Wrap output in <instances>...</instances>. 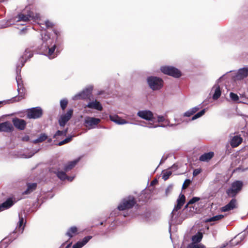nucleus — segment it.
Here are the masks:
<instances>
[{"label":"nucleus","mask_w":248,"mask_h":248,"mask_svg":"<svg viewBox=\"0 0 248 248\" xmlns=\"http://www.w3.org/2000/svg\"><path fill=\"white\" fill-rule=\"evenodd\" d=\"M41 35L43 44L40 50L42 51V53L50 59L55 58L57 55L55 52L56 45H54L51 46L52 40L47 32H45L44 34L42 33Z\"/></svg>","instance_id":"obj_1"},{"label":"nucleus","mask_w":248,"mask_h":248,"mask_svg":"<svg viewBox=\"0 0 248 248\" xmlns=\"http://www.w3.org/2000/svg\"><path fill=\"white\" fill-rule=\"evenodd\" d=\"M185 202V196L183 194H180L177 200V204L174 206L171 213V221L172 224H180L183 220L180 216L181 212L179 211Z\"/></svg>","instance_id":"obj_2"},{"label":"nucleus","mask_w":248,"mask_h":248,"mask_svg":"<svg viewBox=\"0 0 248 248\" xmlns=\"http://www.w3.org/2000/svg\"><path fill=\"white\" fill-rule=\"evenodd\" d=\"M147 81L149 87L154 91L159 90L163 86V81L159 77L150 76L147 78Z\"/></svg>","instance_id":"obj_3"},{"label":"nucleus","mask_w":248,"mask_h":248,"mask_svg":"<svg viewBox=\"0 0 248 248\" xmlns=\"http://www.w3.org/2000/svg\"><path fill=\"white\" fill-rule=\"evenodd\" d=\"M136 203V201L134 197L129 196L124 198L118 206V209L120 211H123L133 207Z\"/></svg>","instance_id":"obj_4"},{"label":"nucleus","mask_w":248,"mask_h":248,"mask_svg":"<svg viewBox=\"0 0 248 248\" xmlns=\"http://www.w3.org/2000/svg\"><path fill=\"white\" fill-rule=\"evenodd\" d=\"M243 186V182L241 181H236L232 183L231 187L227 191L228 195L230 197H235L239 193Z\"/></svg>","instance_id":"obj_5"},{"label":"nucleus","mask_w":248,"mask_h":248,"mask_svg":"<svg viewBox=\"0 0 248 248\" xmlns=\"http://www.w3.org/2000/svg\"><path fill=\"white\" fill-rule=\"evenodd\" d=\"M40 17L39 15L37 14H34L32 12H29L27 14L21 13L19 14L16 17L17 18V22L24 21L27 22L31 20L35 21Z\"/></svg>","instance_id":"obj_6"},{"label":"nucleus","mask_w":248,"mask_h":248,"mask_svg":"<svg viewBox=\"0 0 248 248\" xmlns=\"http://www.w3.org/2000/svg\"><path fill=\"white\" fill-rule=\"evenodd\" d=\"M160 70L164 74L172 76L175 78H178L181 76V73L180 71L173 66H162Z\"/></svg>","instance_id":"obj_7"},{"label":"nucleus","mask_w":248,"mask_h":248,"mask_svg":"<svg viewBox=\"0 0 248 248\" xmlns=\"http://www.w3.org/2000/svg\"><path fill=\"white\" fill-rule=\"evenodd\" d=\"M93 89V87L89 86L84 89L82 92L75 95L72 99L74 100L78 99H85L90 97Z\"/></svg>","instance_id":"obj_8"},{"label":"nucleus","mask_w":248,"mask_h":248,"mask_svg":"<svg viewBox=\"0 0 248 248\" xmlns=\"http://www.w3.org/2000/svg\"><path fill=\"white\" fill-rule=\"evenodd\" d=\"M43 111L40 107L32 108L29 109L27 112V117L29 119H36L40 118Z\"/></svg>","instance_id":"obj_9"},{"label":"nucleus","mask_w":248,"mask_h":248,"mask_svg":"<svg viewBox=\"0 0 248 248\" xmlns=\"http://www.w3.org/2000/svg\"><path fill=\"white\" fill-rule=\"evenodd\" d=\"M100 122V119L91 117H86L84 119V125L89 129L94 128Z\"/></svg>","instance_id":"obj_10"},{"label":"nucleus","mask_w":248,"mask_h":248,"mask_svg":"<svg viewBox=\"0 0 248 248\" xmlns=\"http://www.w3.org/2000/svg\"><path fill=\"white\" fill-rule=\"evenodd\" d=\"M72 109H69L67 112L62 115L59 120V123L61 126H64L66 123L70 119L73 114Z\"/></svg>","instance_id":"obj_11"},{"label":"nucleus","mask_w":248,"mask_h":248,"mask_svg":"<svg viewBox=\"0 0 248 248\" xmlns=\"http://www.w3.org/2000/svg\"><path fill=\"white\" fill-rule=\"evenodd\" d=\"M22 67H21V65L20 64H17L16 65V74L17 76L16 77V81L17 84V91L19 93H20V91L23 90V83L22 81L21 80V77L20 76V72H21V69Z\"/></svg>","instance_id":"obj_12"},{"label":"nucleus","mask_w":248,"mask_h":248,"mask_svg":"<svg viewBox=\"0 0 248 248\" xmlns=\"http://www.w3.org/2000/svg\"><path fill=\"white\" fill-rule=\"evenodd\" d=\"M137 115L141 119L147 121H152L154 118L153 112L149 110H140Z\"/></svg>","instance_id":"obj_13"},{"label":"nucleus","mask_w":248,"mask_h":248,"mask_svg":"<svg viewBox=\"0 0 248 248\" xmlns=\"http://www.w3.org/2000/svg\"><path fill=\"white\" fill-rule=\"evenodd\" d=\"M12 122L14 125L17 129L20 130H23L25 128L27 125V123L24 120L18 118L13 119Z\"/></svg>","instance_id":"obj_14"},{"label":"nucleus","mask_w":248,"mask_h":248,"mask_svg":"<svg viewBox=\"0 0 248 248\" xmlns=\"http://www.w3.org/2000/svg\"><path fill=\"white\" fill-rule=\"evenodd\" d=\"M32 56V52L29 49H26L24 55L20 58L18 64H20L21 67H22L24 65L27 60L31 58Z\"/></svg>","instance_id":"obj_15"},{"label":"nucleus","mask_w":248,"mask_h":248,"mask_svg":"<svg viewBox=\"0 0 248 248\" xmlns=\"http://www.w3.org/2000/svg\"><path fill=\"white\" fill-rule=\"evenodd\" d=\"M14 127L9 121L0 123V132L10 133L13 131Z\"/></svg>","instance_id":"obj_16"},{"label":"nucleus","mask_w":248,"mask_h":248,"mask_svg":"<svg viewBox=\"0 0 248 248\" xmlns=\"http://www.w3.org/2000/svg\"><path fill=\"white\" fill-rule=\"evenodd\" d=\"M248 77V68L244 67L239 69L235 77L236 80H242Z\"/></svg>","instance_id":"obj_17"},{"label":"nucleus","mask_w":248,"mask_h":248,"mask_svg":"<svg viewBox=\"0 0 248 248\" xmlns=\"http://www.w3.org/2000/svg\"><path fill=\"white\" fill-rule=\"evenodd\" d=\"M237 207V201L235 199H232L226 205L221 208L222 212H228Z\"/></svg>","instance_id":"obj_18"},{"label":"nucleus","mask_w":248,"mask_h":248,"mask_svg":"<svg viewBox=\"0 0 248 248\" xmlns=\"http://www.w3.org/2000/svg\"><path fill=\"white\" fill-rule=\"evenodd\" d=\"M86 107L90 108H93L99 111L102 110L103 109V107L100 102L96 100L88 103Z\"/></svg>","instance_id":"obj_19"},{"label":"nucleus","mask_w":248,"mask_h":248,"mask_svg":"<svg viewBox=\"0 0 248 248\" xmlns=\"http://www.w3.org/2000/svg\"><path fill=\"white\" fill-rule=\"evenodd\" d=\"M242 140V138L240 136H234L231 139L230 144L232 147H236L241 143Z\"/></svg>","instance_id":"obj_20"},{"label":"nucleus","mask_w":248,"mask_h":248,"mask_svg":"<svg viewBox=\"0 0 248 248\" xmlns=\"http://www.w3.org/2000/svg\"><path fill=\"white\" fill-rule=\"evenodd\" d=\"M19 220L16 228V232L14 231L13 232H23L25 227L24 219L23 217L20 216V214H19Z\"/></svg>","instance_id":"obj_21"},{"label":"nucleus","mask_w":248,"mask_h":248,"mask_svg":"<svg viewBox=\"0 0 248 248\" xmlns=\"http://www.w3.org/2000/svg\"><path fill=\"white\" fill-rule=\"evenodd\" d=\"M92 238L91 236H87L84 237L82 240L78 241L73 246L72 248H81Z\"/></svg>","instance_id":"obj_22"},{"label":"nucleus","mask_w":248,"mask_h":248,"mask_svg":"<svg viewBox=\"0 0 248 248\" xmlns=\"http://www.w3.org/2000/svg\"><path fill=\"white\" fill-rule=\"evenodd\" d=\"M49 170L51 172H53L56 174L57 177L61 180H66V174L64 172L62 171H60L59 170L55 169L53 167L51 168Z\"/></svg>","instance_id":"obj_23"},{"label":"nucleus","mask_w":248,"mask_h":248,"mask_svg":"<svg viewBox=\"0 0 248 248\" xmlns=\"http://www.w3.org/2000/svg\"><path fill=\"white\" fill-rule=\"evenodd\" d=\"M14 204V202L11 198L8 199L5 202L0 204V212L9 208Z\"/></svg>","instance_id":"obj_24"},{"label":"nucleus","mask_w":248,"mask_h":248,"mask_svg":"<svg viewBox=\"0 0 248 248\" xmlns=\"http://www.w3.org/2000/svg\"><path fill=\"white\" fill-rule=\"evenodd\" d=\"M23 98L22 95L18 96H15L11 98L10 99L0 101V107L2 105H5L7 104H11L16 102H18Z\"/></svg>","instance_id":"obj_25"},{"label":"nucleus","mask_w":248,"mask_h":248,"mask_svg":"<svg viewBox=\"0 0 248 248\" xmlns=\"http://www.w3.org/2000/svg\"><path fill=\"white\" fill-rule=\"evenodd\" d=\"M109 118L111 121L118 124H124L128 123L127 121L124 119H121L117 115H110Z\"/></svg>","instance_id":"obj_26"},{"label":"nucleus","mask_w":248,"mask_h":248,"mask_svg":"<svg viewBox=\"0 0 248 248\" xmlns=\"http://www.w3.org/2000/svg\"><path fill=\"white\" fill-rule=\"evenodd\" d=\"M203 237L202 233H196L191 237L192 242L190 244H193L195 245H203L200 243Z\"/></svg>","instance_id":"obj_27"},{"label":"nucleus","mask_w":248,"mask_h":248,"mask_svg":"<svg viewBox=\"0 0 248 248\" xmlns=\"http://www.w3.org/2000/svg\"><path fill=\"white\" fill-rule=\"evenodd\" d=\"M81 157H79L73 161L69 162L65 166L64 170L65 171H68L71 170L76 166V165L78 163Z\"/></svg>","instance_id":"obj_28"},{"label":"nucleus","mask_w":248,"mask_h":248,"mask_svg":"<svg viewBox=\"0 0 248 248\" xmlns=\"http://www.w3.org/2000/svg\"><path fill=\"white\" fill-rule=\"evenodd\" d=\"M201 108L200 105L196 106L192 108H190L186 112H185L183 114L184 117H190L191 115H193L197 111H198Z\"/></svg>","instance_id":"obj_29"},{"label":"nucleus","mask_w":248,"mask_h":248,"mask_svg":"<svg viewBox=\"0 0 248 248\" xmlns=\"http://www.w3.org/2000/svg\"><path fill=\"white\" fill-rule=\"evenodd\" d=\"M37 187V184L36 183H28L27 188L23 192L24 194H28L33 191Z\"/></svg>","instance_id":"obj_30"},{"label":"nucleus","mask_w":248,"mask_h":248,"mask_svg":"<svg viewBox=\"0 0 248 248\" xmlns=\"http://www.w3.org/2000/svg\"><path fill=\"white\" fill-rule=\"evenodd\" d=\"M214 156V153L210 152L209 153H205L200 157V160L202 161H208L211 159Z\"/></svg>","instance_id":"obj_31"},{"label":"nucleus","mask_w":248,"mask_h":248,"mask_svg":"<svg viewBox=\"0 0 248 248\" xmlns=\"http://www.w3.org/2000/svg\"><path fill=\"white\" fill-rule=\"evenodd\" d=\"M245 237L246 235L245 233H238L234 237L233 239L232 240V244L235 243L236 245L238 244Z\"/></svg>","instance_id":"obj_32"},{"label":"nucleus","mask_w":248,"mask_h":248,"mask_svg":"<svg viewBox=\"0 0 248 248\" xmlns=\"http://www.w3.org/2000/svg\"><path fill=\"white\" fill-rule=\"evenodd\" d=\"M216 89L215 93L213 95V99L215 100H217L221 95V90L220 87L217 85H215Z\"/></svg>","instance_id":"obj_33"},{"label":"nucleus","mask_w":248,"mask_h":248,"mask_svg":"<svg viewBox=\"0 0 248 248\" xmlns=\"http://www.w3.org/2000/svg\"><path fill=\"white\" fill-rule=\"evenodd\" d=\"M170 121L165 119V121H164V124H161V125H154L152 124H149L148 125L146 126L150 128H156L157 127H165L167 126H169L170 125Z\"/></svg>","instance_id":"obj_34"},{"label":"nucleus","mask_w":248,"mask_h":248,"mask_svg":"<svg viewBox=\"0 0 248 248\" xmlns=\"http://www.w3.org/2000/svg\"><path fill=\"white\" fill-rule=\"evenodd\" d=\"M47 136L45 134H41L38 138L33 140L32 142L36 144L39 142H42L46 140Z\"/></svg>","instance_id":"obj_35"},{"label":"nucleus","mask_w":248,"mask_h":248,"mask_svg":"<svg viewBox=\"0 0 248 248\" xmlns=\"http://www.w3.org/2000/svg\"><path fill=\"white\" fill-rule=\"evenodd\" d=\"M224 217V216L222 215H218L217 216H215L214 217H210L207 219V222H215L217 221L218 220H221Z\"/></svg>","instance_id":"obj_36"},{"label":"nucleus","mask_w":248,"mask_h":248,"mask_svg":"<svg viewBox=\"0 0 248 248\" xmlns=\"http://www.w3.org/2000/svg\"><path fill=\"white\" fill-rule=\"evenodd\" d=\"M206 109V108H204L200 112L197 113L192 117L191 120L193 121L202 116L205 114Z\"/></svg>","instance_id":"obj_37"},{"label":"nucleus","mask_w":248,"mask_h":248,"mask_svg":"<svg viewBox=\"0 0 248 248\" xmlns=\"http://www.w3.org/2000/svg\"><path fill=\"white\" fill-rule=\"evenodd\" d=\"M172 172L171 170H163L162 171V178L165 180H167L168 179L169 177L171 175Z\"/></svg>","instance_id":"obj_38"},{"label":"nucleus","mask_w":248,"mask_h":248,"mask_svg":"<svg viewBox=\"0 0 248 248\" xmlns=\"http://www.w3.org/2000/svg\"><path fill=\"white\" fill-rule=\"evenodd\" d=\"M11 233L8 237L4 238L1 242L0 245H2L4 243H9L13 241L15 238H13L11 236Z\"/></svg>","instance_id":"obj_39"},{"label":"nucleus","mask_w":248,"mask_h":248,"mask_svg":"<svg viewBox=\"0 0 248 248\" xmlns=\"http://www.w3.org/2000/svg\"><path fill=\"white\" fill-rule=\"evenodd\" d=\"M67 130L68 128H66V129L62 131L58 130L54 135V138H56L58 136H66L67 132Z\"/></svg>","instance_id":"obj_40"},{"label":"nucleus","mask_w":248,"mask_h":248,"mask_svg":"<svg viewBox=\"0 0 248 248\" xmlns=\"http://www.w3.org/2000/svg\"><path fill=\"white\" fill-rule=\"evenodd\" d=\"M200 198L199 197H193L192 199H191L189 202H188V203H187V204L185 206V208H187L188 207V205L189 204H192L194 203H195L196 202H198L199 200H200Z\"/></svg>","instance_id":"obj_41"},{"label":"nucleus","mask_w":248,"mask_h":248,"mask_svg":"<svg viewBox=\"0 0 248 248\" xmlns=\"http://www.w3.org/2000/svg\"><path fill=\"white\" fill-rule=\"evenodd\" d=\"M230 97L231 98L232 100L233 101H234V102H238L239 101V97L237 95V94L236 93L231 92L230 93Z\"/></svg>","instance_id":"obj_42"},{"label":"nucleus","mask_w":248,"mask_h":248,"mask_svg":"<svg viewBox=\"0 0 248 248\" xmlns=\"http://www.w3.org/2000/svg\"><path fill=\"white\" fill-rule=\"evenodd\" d=\"M68 101L66 99H63L60 101V106L62 110H64L67 107Z\"/></svg>","instance_id":"obj_43"},{"label":"nucleus","mask_w":248,"mask_h":248,"mask_svg":"<svg viewBox=\"0 0 248 248\" xmlns=\"http://www.w3.org/2000/svg\"><path fill=\"white\" fill-rule=\"evenodd\" d=\"M72 136H69V137L66 138V139H65L64 140H63L60 141L58 143V145L61 146L62 145H63L64 144L68 143L72 140Z\"/></svg>","instance_id":"obj_44"},{"label":"nucleus","mask_w":248,"mask_h":248,"mask_svg":"<svg viewBox=\"0 0 248 248\" xmlns=\"http://www.w3.org/2000/svg\"><path fill=\"white\" fill-rule=\"evenodd\" d=\"M187 248H205L204 245H195L193 244H189Z\"/></svg>","instance_id":"obj_45"},{"label":"nucleus","mask_w":248,"mask_h":248,"mask_svg":"<svg viewBox=\"0 0 248 248\" xmlns=\"http://www.w3.org/2000/svg\"><path fill=\"white\" fill-rule=\"evenodd\" d=\"M12 25L11 23H10V21H7L6 22H0V28H5L9 27Z\"/></svg>","instance_id":"obj_46"},{"label":"nucleus","mask_w":248,"mask_h":248,"mask_svg":"<svg viewBox=\"0 0 248 248\" xmlns=\"http://www.w3.org/2000/svg\"><path fill=\"white\" fill-rule=\"evenodd\" d=\"M240 100H239V101L238 102V103L248 104L247 99L246 98L244 97L243 95H241V96L240 97Z\"/></svg>","instance_id":"obj_47"},{"label":"nucleus","mask_w":248,"mask_h":248,"mask_svg":"<svg viewBox=\"0 0 248 248\" xmlns=\"http://www.w3.org/2000/svg\"><path fill=\"white\" fill-rule=\"evenodd\" d=\"M172 185H169L165 190L166 195L167 196L169 194H170L172 190Z\"/></svg>","instance_id":"obj_48"},{"label":"nucleus","mask_w":248,"mask_h":248,"mask_svg":"<svg viewBox=\"0 0 248 248\" xmlns=\"http://www.w3.org/2000/svg\"><path fill=\"white\" fill-rule=\"evenodd\" d=\"M78 228L76 226H72L68 230L67 232H77Z\"/></svg>","instance_id":"obj_49"},{"label":"nucleus","mask_w":248,"mask_h":248,"mask_svg":"<svg viewBox=\"0 0 248 248\" xmlns=\"http://www.w3.org/2000/svg\"><path fill=\"white\" fill-rule=\"evenodd\" d=\"M190 183H191V181H190V180L186 179L185 181V182H184V184L183 185V189L186 188L189 185Z\"/></svg>","instance_id":"obj_50"},{"label":"nucleus","mask_w":248,"mask_h":248,"mask_svg":"<svg viewBox=\"0 0 248 248\" xmlns=\"http://www.w3.org/2000/svg\"><path fill=\"white\" fill-rule=\"evenodd\" d=\"M45 25L47 28H51L53 26V23L49 20H46L45 21Z\"/></svg>","instance_id":"obj_51"},{"label":"nucleus","mask_w":248,"mask_h":248,"mask_svg":"<svg viewBox=\"0 0 248 248\" xmlns=\"http://www.w3.org/2000/svg\"><path fill=\"white\" fill-rule=\"evenodd\" d=\"M201 172V170L199 169H197L194 170L193 172V176H196L198 174H199Z\"/></svg>","instance_id":"obj_52"},{"label":"nucleus","mask_w":248,"mask_h":248,"mask_svg":"<svg viewBox=\"0 0 248 248\" xmlns=\"http://www.w3.org/2000/svg\"><path fill=\"white\" fill-rule=\"evenodd\" d=\"M165 121V118L163 116H157V122H164Z\"/></svg>","instance_id":"obj_53"},{"label":"nucleus","mask_w":248,"mask_h":248,"mask_svg":"<svg viewBox=\"0 0 248 248\" xmlns=\"http://www.w3.org/2000/svg\"><path fill=\"white\" fill-rule=\"evenodd\" d=\"M30 140V137L28 135H25L22 138V140L24 141H28Z\"/></svg>","instance_id":"obj_54"},{"label":"nucleus","mask_w":248,"mask_h":248,"mask_svg":"<svg viewBox=\"0 0 248 248\" xmlns=\"http://www.w3.org/2000/svg\"><path fill=\"white\" fill-rule=\"evenodd\" d=\"M74 176H68L66 175V180H67L69 182H71L74 179Z\"/></svg>","instance_id":"obj_55"},{"label":"nucleus","mask_w":248,"mask_h":248,"mask_svg":"<svg viewBox=\"0 0 248 248\" xmlns=\"http://www.w3.org/2000/svg\"><path fill=\"white\" fill-rule=\"evenodd\" d=\"M34 154V153H32V152H30L28 155H25V158H30V157H31V156H32Z\"/></svg>","instance_id":"obj_56"},{"label":"nucleus","mask_w":248,"mask_h":248,"mask_svg":"<svg viewBox=\"0 0 248 248\" xmlns=\"http://www.w3.org/2000/svg\"><path fill=\"white\" fill-rule=\"evenodd\" d=\"M157 183V180H154L153 181H152L151 183V185H152L153 186L154 185H155V184H156Z\"/></svg>","instance_id":"obj_57"},{"label":"nucleus","mask_w":248,"mask_h":248,"mask_svg":"<svg viewBox=\"0 0 248 248\" xmlns=\"http://www.w3.org/2000/svg\"><path fill=\"white\" fill-rule=\"evenodd\" d=\"M178 124H170V125H169L168 126H170V127H173V126H175L177 125Z\"/></svg>","instance_id":"obj_58"},{"label":"nucleus","mask_w":248,"mask_h":248,"mask_svg":"<svg viewBox=\"0 0 248 248\" xmlns=\"http://www.w3.org/2000/svg\"><path fill=\"white\" fill-rule=\"evenodd\" d=\"M54 32L55 33V34L57 36H58V35H59V32H58L57 30H54Z\"/></svg>","instance_id":"obj_59"},{"label":"nucleus","mask_w":248,"mask_h":248,"mask_svg":"<svg viewBox=\"0 0 248 248\" xmlns=\"http://www.w3.org/2000/svg\"><path fill=\"white\" fill-rule=\"evenodd\" d=\"M166 158H165L164 159H163V158H162L161 159V160L160 164L162 163L163 162H164L165 161V160H166Z\"/></svg>","instance_id":"obj_60"},{"label":"nucleus","mask_w":248,"mask_h":248,"mask_svg":"<svg viewBox=\"0 0 248 248\" xmlns=\"http://www.w3.org/2000/svg\"><path fill=\"white\" fill-rule=\"evenodd\" d=\"M67 234L68 235V236L69 237H72L73 236L72 233H67Z\"/></svg>","instance_id":"obj_61"},{"label":"nucleus","mask_w":248,"mask_h":248,"mask_svg":"<svg viewBox=\"0 0 248 248\" xmlns=\"http://www.w3.org/2000/svg\"><path fill=\"white\" fill-rule=\"evenodd\" d=\"M71 245V243H69L66 247V248H69L70 245Z\"/></svg>","instance_id":"obj_62"},{"label":"nucleus","mask_w":248,"mask_h":248,"mask_svg":"<svg viewBox=\"0 0 248 248\" xmlns=\"http://www.w3.org/2000/svg\"><path fill=\"white\" fill-rule=\"evenodd\" d=\"M175 168L176 169H177V167L175 166V165H173L171 167V168L172 169V168Z\"/></svg>","instance_id":"obj_63"},{"label":"nucleus","mask_w":248,"mask_h":248,"mask_svg":"<svg viewBox=\"0 0 248 248\" xmlns=\"http://www.w3.org/2000/svg\"><path fill=\"white\" fill-rule=\"evenodd\" d=\"M169 232H171V226H170L169 229Z\"/></svg>","instance_id":"obj_64"}]
</instances>
